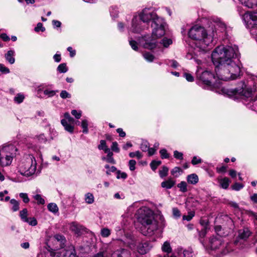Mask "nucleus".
Returning a JSON list of instances; mask_svg holds the SVG:
<instances>
[{
    "mask_svg": "<svg viewBox=\"0 0 257 257\" xmlns=\"http://www.w3.org/2000/svg\"><path fill=\"white\" fill-rule=\"evenodd\" d=\"M150 24L152 29V35L144 36L140 42L145 48L152 50L158 45L157 39L165 34L167 25L164 19L159 17L155 12L149 8H145L134 15L132 20L131 26L128 28V33H141L148 29Z\"/></svg>",
    "mask_w": 257,
    "mask_h": 257,
    "instance_id": "obj_1",
    "label": "nucleus"
},
{
    "mask_svg": "<svg viewBox=\"0 0 257 257\" xmlns=\"http://www.w3.org/2000/svg\"><path fill=\"white\" fill-rule=\"evenodd\" d=\"M138 221L141 223L142 233L144 235H152L157 229L161 231L165 226V221L162 215L155 219L151 210L146 207H141L136 214Z\"/></svg>",
    "mask_w": 257,
    "mask_h": 257,
    "instance_id": "obj_2",
    "label": "nucleus"
},
{
    "mask_svg": "<svg viewBox=\"0 0 257 257\" xmlns=\"http://www.w3.org/2000/svg\"><path fill=\"white\" fill-rule=\"evenodd\" d=\"M238 52V49L236 46H218L212 52V62L215 66L234 62Z\"/></svg>",
    "mask_w": 257,
    "mask_h": 257,
    "instance_id": "obj_3",
    "label": "nucleus"
},
{
    "mask_svg": "<svg viewBox=\"0 0 257 257\" xmlns=\"http://www.w3.org/2000/svg\"><path fill=\"white\" fill-rule=\"evenodd\" d=\"M257 78L255 84H253V88L251 84L247 86L244 82H241L239 88H230L227 87H222L221 89L222 93L226 96L237 99L241 96L249 98L250 100L255 101L257 99Z\"/></svg>",
    "mask_w": 257,
    "mask_h": 257,
    "instance_id": "obj_4",
    "label": "nucleus"
},
{
    "mask_svg": "<svg viewBox=\"0 0 257 257\" xmlns=\"http://www.w3.org/2000/svg\"><path fill=\"white\" fill-rule=\"evenodd\" d=\"M215 34H208L205 29L201 26H194V45L200 51H205L207 47L213 42Z\"/></svg>",
    "mask_w": 257,
    "mask_h": 257,
    "instance_id": "obj_5",
    "label": "nucleus"
},
{
    "mask_svg": "<svg viewBox=\"0 0 257 257\" xmlns=\"http://www.w3.org/2000/svg\"><path fill=\"white\" fill-rule=\"evenodd\" d=\"M215 70L217 78L223 81L235 79L240 71L235 62L216 66Z\"/></svg>",
    "mask_w": 257,
    "mask_h": 257,
    "instance_id": "obj_6",
    "label": "nucleus"
},
{
    "mask_svg": "<svg viewBox=\"0 0 257 257\" xmlns=\"http://www.w3.org/2000/svg\"><path fill=\"white\" fill-rule=\"evenodd\" d=\"M18 169L23 176L29 177L34 175L37 169V162L35 157L31 155L24 157L20 161Z\"/></svg>",
    "mask_w": 257,
    "mask_h": 257,
    "instance_id": "obj_7",
    "label": "nucleus"
},
{
    "mask_svg": "<svg viewBox=\"0 0 257 257\" xmlns=\"http://www.w3.org/2000/svg\"><path fill=\"white\" fill-rule=\"evenodd\" d=\"M210 248L213 250H219L221 255H225L228 253L231 249L230 244L224 243L220 235L213 236L209 239Z\"/></svg>",
    "mask_w": 257,
    "mask_h": 257,
    "instance_id": "obj_8",
    "label": "nucleus"
},
{
    "mask_svg": "<svg viewBox=\"0 0 257 257\" xmlns=\"http://www.w3.org/2000/svg\"><path fill=\"white\" fill-rule=\"evenodd\" d=\"M197 77L204 84L212 86L213 87H218L219 86V82H218V78L213 73L208 71H205L200 75L199 70L198 69L196 72Z\"/></svg>",
    "mask_w": 257,
    "mask_h": 257,
    "instance_id": "obj_9",
    "label": "nucleus"
},
{
    "mask_svg": "<svg viewBox=\"0 0 257 257\" xmlns=\"http://www.w3.org/2000/svg\"><path fill=\"white\" fill-rule=\"evenodd\" d=\"M246 26L248 29L257 28V12H247L243 15Z\"/></svg>",
    "mask_w": 257,
    "mask_h": 257,
    "instance_id": "obj_10",
    "label": "nucleus"
},
{
    "mask_svg": "<svg viewBox=\"0 0 257 257\" xmlns=\"http://www.w3.org/2000/svg\"><path fill=\"white\" fill-rule=\"evenodd\" d=\"M0 151L14 158L17 155L18 149L15 146L10 144L3 147Z\"/></svg>",
    "mask_w": 257,
    "mask_h": 257,
    "instance_id": "obj_11",
    "label": "nucleus"
},
{
    "mask_svg": "<svg viewBox=\"0 0 257 257\" xmlns=\"http://www.w3.org/2000/svg\"><path fill=\"white\" fill-rule=\"evenodd\" d=\"M61 122L66 131L70 133L73 132L75 120L71 116L67 119H62Z\"/></svg>",
    "mask_w": 257,
    "mask_h": 257,
    "instance_id": "obj_12",
    "label": "nucleus"
},
{
    "mask_svg": "<svg viewBox=\"0 0 257 257\" xmlns=\"http://www.w3.org/2000/svg\"><path fill=\"white\" fill-rule=\"evenodd\" d=\"M13 159L12 156L8 155V154L0 151V165L2 167L10 166Z\"/></svg>",
    "mask_w": 257,
    "mask_h": 257,
    "instance_id": "obj_13",
    "label": "nucleus"
},
{
    "mask_svg": "<svg viewBox=\"0 0 257 257\" xmlns=\"http://www.w3.org/2000/svg\"><path fill=\"white\" fill-rule=\"evenodd\" d=\"M151 247L152 246L148 242H145L141 243L138 245L137 250L140 253L144 254L149 251Z\"/></svg>",
    "mask_w": 257,
    "mask_h": 257,
    "instance_id": "obj_14",
    "label": "nucleus"
},
{
    "mask_svg": "<svg viewBox=\"0 0 257 257\" xmlns=\"http://www.w3.org/2000/svg\"><path fill=\"white\" fill-rule=\"evenodd\" d=\"M111 257H131V253L125 249H119L114 251Z\"/></svg>",
    "mask_w": 257,
    "mask_h": 257,
    "instance_id": "obj_15",
    "label": "nucleus"
},
{
    "mask_svg": "<svg viewBox=\"0 0 257 257\" xmlns=\"http://www.w3.org/2000/svg\"><path fill=\"white\" fill-rule=\"evenodd\" d=\"M84 229L83 226L77 223L72 222L70 225V230L78 235L82 233Z\"/></svg>",
    "mask_w": 257,
    "mask_h": 257,
    "instance_id": "obj_16",
    "label": "nucleus"
},
{
    "mask_svg": "<svg viewBox=\"0 0 257 257\" xmlns=\"http://www.w3.org/2000/svg\"><path fill=\"white\" fill-rule=\"evenodd\" d=\"M190 200L191 199H188L185 203L186 207L188 210V215L183 216V220L184 221L186 220L187 221H190L193 218V213L191 212V209L190 208L192 206L191 204V202L190 201Z\"/></svg>",
    "mask_w": 257,
    "mask_h": 257,
    "instance_id": "obj_17",
    "label": "nucleus"
},
{
    "mask_svg": "<svg viewBox=\"0 0 257 257\" xmlns=\"http://www.w3.org/2000/svg\"><path fill=\"white\" fill-rule=\"evenodd\" d=\"M241 3L248 8L253 9L257 7V0H239Z\"/></svg>",
    "mask_w": 257,
    "mask_h": 257,
    "instance_id": "obj_18",
    "label": "nucleus"
},
{
    "mask_svg": "<svg viewBox=\"0 0 257 257\" xmlns=\"http://www.w3.org/2000/svg\"><path fill=\"white\" fill-rule=\"evenodd\" d=\"M15 55V51L14 50H10L9 51L7 54L5 55V58L6 60L11 64H13L15 62V59L14 58Z\"/></svg>",
    "mask_w": 257,
    "mask_h": 257,
    "instance_id": "obj_19",
    "label": "nucleus"
},
{
    "mask_svg": "<svg viewBox=\"0 0 257 257\" xmlns=\"http://www.w3.org/2000/svg\"><path fill=\"white\" fill-rule=\"evenodd\" d=\"M219 221L221 220L226 222L227 225L229 226L230 227L233 225V220L227 215H221L219 218H217Z\"/></svg>",
    "mask_w": 257,
    "mask_h": 257,
    "instance_id": "obj_20",
    "label": "nucleus"
},
{
    "mask_svg": "<svg viewBox=\"0 0 257 257\" xmlns=\"http://www.w3.org/2000/svg\"><path fill=\"white\" fill-rule=\"evenodd\" d=\"M250 235V232L247 228L240 229L238 231V236L241 239L247 238Z\"/></svg>",
    "mask_w": 257,
    "mask_h": 257,
    "instance_id": "obj_21",
    "label": "nucleus"
},
{
    "mask_svg": "<svg viewBox=\"0 0 257 257\" xmlns=\"http://www.w3.org/2000/svg\"><path fill=\"white\" fill-rule=\"evenodd\" d=\"M175 184V182L171 179H169L165 181L162 182L161 186L166 189L171 188Z\"/></svg>",
    "mask_w": 257,
    "mask_h": 257,
    "instance_id": "obj_22",
    "label": "nucleus"
},
{
    "mask_svg": "<svg viewBox=\"0 0 257 257\" xmlns=\"http://www.w3.org/2000/svg\"><path fill=\"white\" fill-rule=\"evenodd\" d=\"M220 185L223 189H227L229 186L230 180L228 178L225 177L219 180Z\"/></svg>",
    "mask_w": 257,
    "mask_h": 257,
    "instance_id": "obj_23",
    "label": "nucleus"
},
{
    "mask_svg": "<svg viewBox=\"0 0 257 257\" xmlns=\"http://www.w3.org/2000/svg\"><path fill=\"white\" fill-rule=\"evenodd\" d=\"M162 250L163 252H167V253L172 252V248L168 241H166L164 243L162 246Z\"/></svg>",
    "mask_w": 257,
    "mask_h": 257,
    "instance_id": "obj_24",
    "label": "nucleus"
},
{
    "mask_svg": "<svg viewBox=\"0 0 257 257\" xmlns=\"http://www.w3.org/2000/svg\"><path fill=\"white\" fill-rule=\"evenodd\" d=\"M215 29L221 32H225L226 30V26L225 25L221 22L216 23V24L214 25Z\"/></svg>",
    "mask_w": 257,
    "mask_h": 257,
    "instance_id": "obj_25",
    "label": "nucleus"
},
{
    "mask_svg": "<svg viewBox=\"0 0 257 257\" xmlns=\"http://www.w3.org/2000/svg\"><path fill=\"white\" fill-rule=\"evenodd\" d=\"M10 203L12 205V210L14 212H16L19 209V202L16 200L13 199L10 201Z\"/></svg>",
    "mask_w": 257,
    "mask_h": 257,
    "instance_id": "obj_26",
    "label": "nucleus"
},
{
    "mask_svg": "<svg viewBox=\"0 0 257 257\" xmlns=\"http://www.w3.org/2000/svg\"><path fill=\"white\" fill-rule=\"evenodd\" d=\"M38 143H45L47 142V139L44 134H41L36 136L34 138Z\"/></svg>",
    "mask_w": 257,
    "mask_h": 257,
    "instance_id": "obj_27",
    "label": "nucleus"
},
{
    "mask_svg": "<svg viewBox=\"0 0 257 257\" xmlns=\"http://www.w3.org/2000/svg\"><path fill=\"white\" fill-rule=\"evenodd\" d=\"M48 209L54 213H56L58 212L59 209L56 204L54 203H50L48 204Z\"/></svg>",
    "mask_w": 257,
    "mask_h": 257,
    "instance_id": "obj_28",
    "label": "nucleus"
},
{
    "mask_svg": "<svg viewBox=\"0 0 257 257\" xmlns=\"http://www.w3.org/2000/svg\"><path fill=\"white\" fill-rule=\"evenodd\" d=\"M98 148L100 150H103L105 153L109 152V148L106 145V142L104 140H101L100 141V144L98 146Z\"/></svg>",
    "mask_w": 257,
    "mask_h": 257,
    "instance_id": "obj_29",
    "label": "nucleus"
},
{
    "mask_svg": "<svg viewBox=\"0 0 257 257\" xmlns=\"http://www.w3.org/2000/svg\"><path fill=\"white\" fill-rule=\"evenodd\" d=\"M85 202L89 204H92L94 202V196L92 193H88L85 195Z\"/></svg>",
    "mask_w": 257,
    "mask_h": 257,
    "instance_id": "obj_30",
    "label": "nucleus"
},
{
    "mask_svg": "<svg viewBox=\"0 0 257 257\" xmlns=\"http://www.w3.org/2000/svg\"><path fill=\"white\" fill-rule=\"evenodd\" d=\"M88 123L86 119H83L81 121V126L83 128L82 132L84 134H87L88 132Z\"/></svg>",
    "mask_w": 257,
    "mask_h": 257,
    "instance_id": "obj_31",
    "label": "nucleus"
},
{
    "mask_svg": "<svg viewBox=\"0 0 257 257\" xmlns=\"http://www.w3.org/2000/svg\"><path fill=\"white\" fill-rule=\"evenodd\" d=\"M193 30V27H190L188 29L187 37L185 39L186 42L189 45H191V41L193 39L192 36L191 31Z\"/></svg>",
    "mask_w": 257,
    "mask_h": 257,
    "instance_id": "obj_32",
    "label": "nucleus"
},
{
    "mask_svg": "<svg viewBox=\"0 0 257 257\" xmlns=\"http://www.w3.org/2000/svg\"><path fill=\"white\" fill-rule=\"evenodd\" d=\"M33 198L37 201V203L38 204L43 205L45 203L44 199H43L40 194H36L34 195Z\"/></svg>",
    "mask_w": 257,
    "mask_h": 257,
    "instance_id": "obj_33",
    "label": "nucleus"
},
{
    "mask_svg": "<svg viewBox=\"0 0 257 257\" xmlns=\"http://www.w3.org/2000/svg\"><path fill=\"white\" fill-rule=\"evenodd\" d=\"M24 98H25V96L23 94L18 93L14 97V101L15 102L19 104V103H22L23 101Z\"/></svg>",
    "mask_w": 257,
    "mask_h": 257,
    "instance_id": "obj_34",
    "label": "nucleus"
},
{
    "mask_svg": "<svg viewBox=\"0 0 257 257\" xmlns=\"http://www.w3.org/2000/svg\"><path fill=\"white\" fill-rule=\"evenodd\" d=\"M181 172H182V170L180 167H175L171 171L172 175L176 177L179 176Z\"/></svg>",
    "mask_w": 257,
    "mask_h": 257,
    "instance_id": "obj_35",
    "label": "nucleus"
},
{
    "mask_svg": "<svg viewBox=\"0 0 257 257\" xmlns=\"http://www.w3.org/2000/svg\"><path fill=\"white\" fill-rule=\"evenodd\" d=\"M169 169L166 166H163L162 169L159 171V175L161 178H164L167 176Z\"/></svg>",
    "mask_w": 257,
    "mask_h": 257,
    "instance_id": "obj_36",
    "label": "nucleus"
},
{
    "mask_svg": "<svg viewBox=\"0 0 257 257\" xmlns=\"http://www.w3.org/2000/svg\"><path fill=\"white\" fill-rule=\"evenodd\" d=\"M27 213L28 211L27 209H24L20 212V215L23 221H27Z\"/></svg>",
    "mask_w": 257,
    "mask_h": 257,
    "instance_id": "obj_37",
    "label": "nucleus"
},
{
    "mask_svg": "<svg viewBox=\"0 0 257 257\" xmlns=\"http://www.w3.org/2000/svg\"><path fill=\"white\" fill-rule=\"evenodd\" d=\"M57 70L60 73H65L68 71V68L65 63L60 64L57 67Z\"/></svg>",
    "mask_w": 257,
    "mask_h": 257,
    "instance_id": "obj_38",
    "label": "nucleus"
},
{
    "mask_svg": "<svg viewBox=\"0 0 257 257\" xmlns=\"http://www.w3.org/2000/svg\"><path fill=\"white\" fill-rule=\"evenodd\" d=\"M144 58L148 62H152L154 59V56L149 52H146L143 54Z\"/></svg>",
    "mask_w": 257,
    "mask_h": 257,
    "instance_id": "obj_39",
    "label": "nucleus"
},
{
    "mask_svg": "<svg viewBox=\"0 0 257 257\" xmlns=\"http://www.w3.org/2000/svg\"><path fill=\"white\" fill-rule=\"evenodd\" d=\"M100 234L103 237H107L110 234V230L107 228H103L101 230Z\"/></svg>",
    "mask_w": 257,
    "mask_h": 257,
    "instance_id": "obj_40",
    "label": "nucleus"
},
{
    "mask_svg": "<svg viewBox=\"0 0 257 257\" xmlns=\"http://www.w3.org/2000/svg\"><path fill=\"white\" fill-rule=\"evenodd\" d=\"M129 156L131 158L137 157L138 159H140L142 158L143 155L140 152L138 151L135 152H131L129 154Z\"/></svg>",
    "mask_w": 257,
    "mask_h": 257,
    "instance_id": "obj_41",
    "label": "nucleus"
},
{
    "mask_svg": "<svg viewBox=\"0 0 257 257\" xmlns=\"http://www.w3.org/2000/svg\"><path fill=\"white\" fill-rule=\"evenodd\" d=\"M161 164V161L154 160L151 163L150 166L151 167V169L153 171H155Z\"/></svg>",
    "mask_w": 257,
    "mask_h": 257,
    "instance_id": "obj_42",
    "label": "nucleus"
},
{
    "mask_svg": "<svg viewBox=\"0 0 257 257\" xmlns=\"http://www.w3.org/2000/svg\"><path fill=\"white\" fill-rule=\"evenodd\" d=\"M57 91L46 89L44 91V94L48 97H52L56 94Z\"/></svg>",
    "mask_w": 257,
    "mask_h": 257,
    "instance_id": "obj_43",
    "label": "nucleus"
},
{
    "mask_svg": "<svg viewBox=\"0 0 257 257\" xmlns=\"http://www.w3.org/2000/svg\"><path fill=\"white\" fill-rule=\"evenodd\" d=\"M177 186L180 188V190L183 192L187 191V184L185 182L182 181L178 184Z\"/></svg>",
    "mask_w": 257,
    "mask_h": 257,
    "instance_id": "obj_44",
    "label": "nucleus"
},
{
    "mask_svg": "<svg viewBox=\"0 0 257 257\" xmlns=\"http://www.w3.org/2000/svg\"><path fill=\"white\" fill-rule=\"evenodd\" d=\"M129 43L132 48L135 51H138V47L137 43L132 38H129Z\"/></svg>",
    "mask_w": 257,
    "mask_h": 257,
    "instance_id": "obj_45",
    "label": "nucleus"
},
{
    "mask_svg": "<svg viewBox=\"0 0 257 257\" xmlns=\"http://www.w3.org/2000/svg\"><path fill=\"white\" fill-rule=\"evenodd\" d=\"M165 47H168L172 43V41L170 39L164 38L160 42Z\"/></svg>",
    "mask_w": 257,
    "mask_h": 257,
    "instance_id": "obj_46",
    "label": "nucleus"
},
{
    "mask_svg": "<svg viewBox=\"0 0 257 257\" xmlns=\"http://www.w3.org/2000/svg\"><path fill=\"white\" fill-rule=\"evenodd\" d=\"M27 146L28 149H32L33 151L37 152L39 150V147L37 145H34L32 143H28Z\"/></svg>",
    "mask_w": 257,
    "mask_h": 257,
    "instance_id": "obj_47",
    "label": "nucleus"
},
{
    "mask_svg": "<svg viewBox=\"0 0 257 257\" xmlns=\"http://www.w3.org/2000/svg\"><path fill=\"white\" fill-rule=\"evenodd\" d=\"M32 226H35L37 224V221L34 217L28 218L27 221H25Z\"/></svg>",
    "mask_w": 257,
    "mask_h": 257,
    "instance_id": "obj_48",
    "label": "nucleus"
},
{
    "mask_svg": "<svg viewBox=\"0 0 257 257\" xmlns=\"http://www.w3.org/2000/svg\"><path fill=\"white\" fill-rule=\"evenodd\" d=\"M243 185L239 183H235L232 186L231 188L233 190L235 191H238L243 187Z\"/></svg>",
    "mask_w": 257,
    "mask_h": 257,
    "instance_id": "obj_49",
    "label": "nucleus"
},
{
    "mask_svg": "<svg viewBox=\"0 0 257 257\" xmlns=\"http://www.w3.org/2000/svg\"><path fill=\"white\" fill-rule=\"evenodd\" d=\"M149 145L147 142H143L141 145L140 148L143 152H147L149 150Z\"/></svg>",
    "mask_w": 257,
    "mask_h": 257,
    "instance_id": "obj_50",
    "label": "nucleus"
},
{
    "mask_svg": "<svg viewBox=\"0 0 257 257\" xmlns=\"http://www.w3.org/2000/svg\"><path fill=\"white\" fill-rule=\"evenodd\" d=\"M60 96L63 99L70 98L71 96V94L66 90H62L60 94Z\"/></svg>",
    "mask_w": 257,
    "mask_h": 257,
    "instance_id": "obj_51",
    "label": "nucleus"
},
{
    "mask_svg": "<svg viewBox=\"0 0 257 257\" xmlns=\"http://www.w3.org/2000/svg\"><path fill=\"white\" fill-rule=\"evenodd\" d=\"M161 157L162 159H167L169 157V154L167 153L166 149H162L160 151Z\"/></svg>",
    "mask_w": 257,
    "mask_h": 257,
    "instance_id": "obj_52",
    "label": "nucleus"
},
{
    "mask_svg": "<svg viewBox=\"0 0 257 257\" xmlns=\"http://www.w3.org/2000/svg\"><path fill=\"white\" fill-rule=\"evenodd\" d=\"M19 195L20 197L23 199L24 202L27 203L29 202L30 199L27 193H21Z\"/></svg>",
    "mask_w": 257,
    "mask_h": 257,
    "instance_id": "obj_53",
    "label": "nucleus"
},
{
    "mask_svg": "<svg viewBox=\"0 0 257 257\" xmlns=\"http://www.w3.org/2000/svg\"><path fill=\"white\" fill-rule=\"evenodd\" d=\"M71 114L77 119H79L81 117L82 115L81 111H77L76 110H72L71 111Z\"/></svg>",
    "mask_w": 257,
    "mask_h": 257,
    "instance_id": "obj_54",
    "label": "nucleus"
},
{
    "mask_svg": "<svg viewBox=\"0 0 257 257\" xmlns=\"http://www.w3.org/2000/svg\"><path fill=\"white\" fill-rule=\"evenodd\" d=\"M136 161L134 160H131L128 163L129 168L131 171H134L136 169Z\"/></svg>",
    "mask_w": 257,
    "mask_h": 257,
    "instance_id": "obj_55",
    "label": "nucleus"
},
{
    "mask_svg": "<svg viewBox=\"0 0 257 257\" xmlns=\"http://www.w3.org/2000/svg\"><path fill=\"white\" fill-rule=\"evenodd\" d=\"M0 71L4 74H8L10 73V70L8 68L6 67L4 64H0Z\"/></svg>",
    "mask_w": 257,
    "mask_h": 257,
    "instance_id": "obj_56",
    "label": "nucleus"
},
{
    "mask_svg": "<svg viewBox=\"0 0 257 257\" xmlns=\"http://www.w3.org/2000/svg\"><path fill=\"white\" fill-rule=\"evenodd\" d=\"M105 168L107 169V170L106 171V174H109L110 172H114L116 170L115 167L111 166V167H110L108 165H106L105 166Z\"/></svg>",
    "mask_w": 257,
    "mask_h": 257,
    "instance_id": "obj_57",
    "label": "nucleus"
},
{
    "mask_svg": "<svg viewBox=\"0 0 257 257\" xmlns=\"http://www.w3.org/2000/svg\"><path fill=\"white\" fill-rule=\"evenodd\" d=\"M174 157L177 159L179 160H182L183 157V154L181 152H179L177 151H175L174 152Z\"/></svg>",
    "mask_w": 257,
    "mask_h": 257,
    "instance_id": "obj_58",
    "label": "nucleus"
},
{
    "mask_svg": "<svg viewBox=\"0 0 257 257\" xmlns=\"http://www.w3.org/2000/svg\"><path fill=\"white\" fill-rule=\"evenodd\" d=\"M45 28L43 27V24L41 23H38L37 27H35V31L36 32H39L40 31H41L42 32H44V31H45Z\"/></svg>",
    "mask_w": 257,
    "mask_h": 257,
    "instance_id": "obj_59",
    "label": "nucleus"
},
{
    "mask_svg": "<svg viewBox=\"0 0 257 257\" xmlns=\"http://www.w3.org/2000/svg\"><path fill=\"white\" fill-rule=\"evenodd\" d=\"M111 150L114 152H117V153L119 152V149L118 147V144H117V142H114L112 143V146H111Z\"/></svg>",
    "mask_w": 257,
    "mask_h": 257,
    "instance_id": "obj_60",
    "label": "nucleus"
},
{
    "mask_svg": "<svg viewBox=\"0 0 257 257\" xmlns=\"http://www.w3.org/2000/svg\"><path fill=\"white\" fill-rule=\"evenodd\" d=\"M55 238L57 242L61 244L64 240V237L61 235L57 234L55 236Z\"/></svg>",
    "mask_w": 257,
    "mask_h": 257,
    "instance_id": "obj_61",
    "label": "nucleus"
},
{
    "mask_svg": "<svg viewBox=\"0 0 257 257\" xmlns=\"http://www.w3.org/2000/svg\"><path fill=\"white\" fill-rule=\"evenodd\" d=\"M173 214L175 217H179L181 215L180 211L177 208L173 209Z\"/></svg>",
    "mask_w": 257,
    "mask_h": 257,
    "instance_id": "obj_62",
    "label": "nucleus"
},
{
    "mask_svg": "<svg viewBox=\"0 0 257 257\" xmlns=\"http://www.w3.org/2000/svg\"><path fill=\"white\" fill-rule=\"evenodd\" d=\"M184 76L187 81L189 82L193 81V76L191 75V74L187 73H184Z\"/></svg>",
    "mask_w": 257,
    "mask_h": 257,
    "instance_id": "obj_63",
    "label": "nucleus"
},
{
    "mask_svg": "<svg viewBox=\"0 0 257 257\" xmlns=\"http://www.w3.org/2000/svg\"><path fill=\"white\" fill-rule=\"evenodd\" d=\"M247 214L250 217H253L257 221V213L249 210L247 211Z\"/></svg>",
    "mask_w": 257,
    "mask_h": 257,
    "instance_id": "obj_64",
    "label": "nucleus"
}]
</instances>
